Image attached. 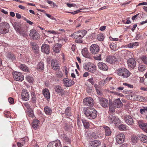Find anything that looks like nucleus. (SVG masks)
Returning a JSON list of instances; mask_svg holds the SVG:
<instances>
[{
	"mask_svg": "<svg viewBox=\"0 0 147 147\" xmlns=\"http://www.w3.org/2000/svg\"><path fill=\"white\" fill-rule=\"evenodd\" d=\"M99 103L101 106L103 108L107 107L109 106V102L107 99L102 98H99Z\"/></svg>",
	"mask_w": 147,
	"mask_h": 147,
	"instance_id": "9d476101",
	"label": "nucleus"
},
{
	"mask_svg": "<svg viewBox=\"0 0 147 147\" xmlns=\"http://www.w3.org/2000/svg\"><path fill=\"white\" fill-rule=\"evenodd\" d=\"M24 105L26 107L28 110H31L32 109L30 104L28 102L24 103Z\"/></svg>",
	"mask_w": 147,
	"mask_h": 147,
	"instance_id": "6e6d98bb",
	"label": "nucleus"
},
{
	"mask_svg": "<svg viewBox=\"0 0 147 147\" xmlns=\"http://www.w3.org/2000/svg\"><path fill=\"white\" fill-rule=\"evenodd\" d=\"M93 147H97L101 144V142L99 140H96L91 142Z\"/></svg>",
	"mask_w": 147,
	"mask_h": 147,
	"instance_id": "473e14b6",
	"label": "nucleus"
},
{
	"mask_svg": "<svg viewBox=\"0 0 147 147\" xmlns=\"http://www.w3.org/2000/svg\"><path fill=\"white\" fill-rule=\"evenodd\" d=\"M97 38L99 41H102L104 39V35L102 34H100L97 35Z\"/></svg>",
	"mask_w": 147,
	"mask_h": 147,
	"instance_id": "c03bdc74",
	"label": "nucleus"
},
{
	"mask_svg": "<svg viewBox=\"0 0 147 147\" xmlns=\"http://www.w3.org/2000/svg\"><path fill=\"white\" fill-rule=\"evenodd\" d=\"M88 81L92 85L94 84V80L93 78L92 77L91 78L88 79Z\"/></svg>",
	"mask_w": 147,
	"mask_h": 147,
	"instance_id": "052dcab7",
	"label": "nucleus"
},
{
	"mask_svg": "<svg viewBox=\"0 0 147 147\" xmlns=\"http://www.w3.org/2000/svg\"><path fill=\"white\" fill-rule=\"evenodd\" d=\"M23 19L24 20L26 21L27 23L29 24H30V25H32L33 24V23L31 21L29 20H28L26 19L25 18L23 17Z\"/></svg>",
	"mask_w": 147,
	"mask_h": 147,
	"instance_id": "e2e57ef3",
	"label": "nucleus"
},
{
	"mask_svg": "<svg viewBox=\"0 0 147 147\" xmlns=\"http://www.w3.org/2000/svg\"><path fill=\"white\" fill-rule=\"evenodd\" d=\"M109 46L111 50H114L116 48V45L114 43H112L110 44Z\"/></svg>",
	"mask_w": 147,
	"mask_h": 147,
	"instance_id": "4d7b16f0",
	"label": "nucleus"
},
{
	"mask_svg": "<svg viewBox=\"0 0 147 147\" xmlns=\"http://www.w3.org/2000/svg\"><path fill=\"white\" fill-rule=\"evenodd\" d=\"M127 63L128 67L132 69L134 68L136 65V62L133 58L128 59Z\"/></svg>",
	"mask_w": 147,
	"mask_h": 147,
	"instance_id": "dca6fc26",
	"label": "nucleus"
},
{
	"mask_svg": "<svg viewBox=\"0 0 147 147\" xmlns=\"http://www.w3.org/2000/svg\"><path fill=\"white\" fill-rule=\"evenodd\" d=\"M39 120L36 119L34 120L32 123V126L34 129H36L39 126Z\"/></svg>",
	"mask_w": 147,
	"mask_h": 147,
	"instance_id": "7c9ffc66",
	"label": "nucleus"
},
{
	"mask_svg": "<svg viewBox=\"0 0 147 147\" xmlns=\"http://www.w3.org/2000/svg\"><path fill=\"white\" fill-rule=\"evenodd\" d=\"M62 45L60 44H56L53 48V51L56 53H58L61 50Z\"/></svg>",
	"mask_w": 147,
	"mask_h": 147,
	"instance_id": "5701e85b",
	"label": "nucleus"
},
{
	"mask_svg": "<svg viewBox=\"0 0 147 147\" xmlns=\"http://www.w3.org/2000/svg\"><path fill=\"white\" fill-rule=\"evenodd\" d=\"M139 43L138 42H135L132 43H130L127 45L128 47L129 48H133L135 47L138 46Z\"/></svg>",
	"mask_w": 147,
	"mask_h": 147,
	"instance_id": "a19ab883",
	"label": "nucleus"
},
{
	"mask_svg": "<svg viewBox=\"0 0 147 147\" xmlns=\"http://www.w3.org/2000/svg\"><path fill=\"white\" fill-rule=\"evenodd\" d=\"M22 99L26 101L29 100L30 97L29 94L26 90L24 89L22 90Z\"/></svg>",
	"mask_w": 147,
	"mask_h": 147,
	"instance_id": "a211bd4d",
	"label": "nucleus"
},
{
	"mask_svg": "<svg viewBox=\"0 0 147 147\" xmlns=\"http://www.w3.org/2000/svg\"><path fill=\"white\" fill-rule=\"evenodd\" d=\"M31 101L32 103H36V97L35 94L33 92H31Z\"/></svg>",
	"mask_w": 147,
	"mask_h": 147,
	"instance_id": "e433bc0d",
	"label": "nucleus"
},
{
	"mask_svg": "<svg viewBox=\"0 0 147 147\" xmlns=\"http://www.w3.org/2000/svg\"><path fill=\"white\" fill-rule=\"evenodd\" d=\"M141 58L143 63L146 64H147V57L144 56L142 57Z\"/></svg>",
	"mask_w": 147,
	"mask_h": 147,
	"instance_id": "5fc2aeb1",
	"label": "nucleus"
},
{
	"mask_svg": "<svg viewBox=\"0 0 147 147\" xmlns=\"http://www.w3.org/2000/svg\"><path fill=\"white\" fill-rule=\"evenodd\" d=\"M9 28L8 23L3 22L0 23V33L2 34H6L8 32Z\"/></svg>",
	"mask_w": 147,
	"mask_h": 147,
	"instance_id": "39448f33",
	"label": "nucleus"
},
{
	"mask_svg": "<svg viewBox=\"0 0 147 147\" xmlns=\"http://www.w3.org/2000/svg\"><path fill=\"white\" fill-rule=\"evenodd\" d=\"M63 116L66 115L68 116H71V109L69 107H67L64 113L63 114Z\"/></svg>",
	"mask_w": 147,
	"mask_h": 147,
	"instance_id": "4c0bfd02",
	"label": "nucleus"
},
{
	"mask_svg": "<svg viewBox=\"0 0 147 147\" xmlns=\"http://www.w3.org/2000/svg\"><path fill=\"white\" fill-rule=\"evenodd\" d=\"M113 105L115 108H119L121 107L123 105V104L121 102L120 99L119 98H118L115 99V100L113 103Z\"/></svg>",
	"mask_w": 147,
	"mask_h": 147,
	"instance_id": "4be33fe9",
	"label": "nucleus"
},
{
	"mask_svg": "<svg viewBox=\"0 0 147 147\" xmlns=\"http://www.w3.org/2000/svg\"><path fill=\"white\" fill-rule=\"evenodd\" d=\"M82 121L83 123L84 126L86 128H88L89 127V124L88 121L86 120H82Z\"/></svg>",
	"mask_w": 147,
	"mask_h": 147,
	"instance_id": "37998d69",
	"label": "nucleus"
},
{
	"mask_svg": "<svg viewBox=\"0 0 147 147\" xmlns=\"http://www.w3.org/2000/svg\"><path fill=\"white\" fill-rule=\"evenodd\" d=\"M27 115L31 117H33L34 116L33 111L32 109L28 111Z\"/></svg>",
	"mask_w": 147,
	"mask_h": 147,
	"instance_id": "864d4df0",
	"label": "nucleus"
},
{
	"mask_svg": "<svg viewBox=\"0 0 147 147\" xmlns=\"http://www.w3.org/2000/svg\"><path fill=\"white\" fill-rule=\"evenodd\" d=\"M67 6L69 7H75L76 5V4L74 3H67Z\"/></svg>",
	"mask_w": 147,
	"mask_h": 147,
	"instance_id": "69168bd1",
	"label": "nucleus"
},
{
	"mask_svg": "<svg viewBox=\"0 0 147 147\" xmlns=\"http://www.w3.org/2000/svg\"><path fill=\"white\" fill-rule=\"evenodd\" d=\"M109 119L110 122L116 125L118 123L119 124L121 121L117 117L113 115H111L109 117Z\"/></svg>",
	"mask_w": 147,
	"mask_h": 147,
	"instance_id": "4468645a",
	"label": "nucleus"
},
{
	"mask_svg": "<svg viewBox=\"0 0 147 147\" xmlns=\"http://www.w3.org/2000/svg\"><path fill=\"white\" fill-rule=\"evenodd\" d=\"M140 113L143 114L146 116V119H147V107H144L140 110Z\"/></svg>",
	"mask_w": 147,
	"mask_h": 147,
	"instance_id": "c85d7f7f",
	"label": "nucleus"
},
{
	"mask_svg": "<svg viewBox=\"0 0 147 147\" xmlns=\"http://www.w3.org/2000/svg\"><path fill=\"white\" fill-rule=\"evenodd\" d=\"M90 49L92 54H95L98 52L100 50V48L98 45L93 44L90 46Z\"/></svg>",
	"mask_w": 147,
	"mask_h": 147,
	"instance_id": "ddd939ff",
	"label": "nucleus"
},
{
	"mask_svg": "<svg viewBox=\"0 0 147 147\" xmlns=\"http://www.w3.org/2000/svg\"><path fill=\"white\" fill-rule=\"evenodd\" d=\"M30 36L33 39L36 40L39 37V34L34 29H32L30 30Z\"/></svg>",
	"mask_w": 147,
	"mask_h": 147,
	"instance_id": "6e6552de",
	"label": "nucleus"
},
{
	"mask_svg": "<svg viewBox=\"0 0 147 147\" xmlns=\"http://www.w3.org/2000/svg\"><path fill=\"white\" fill-rule=\"evenodd\" d=\"M30 44L34 51L35 53L38 52L39 47L36 43L34 42H30Z\"/></svg>",
	"mask_w": 147,
	"mask_h": 147,
	"instance_id": "a878e982",
	"label": "nucleus"
},
{
	"mask_svg": "<svg viewBox=\"0 0 147 147\" xmlns=\"http://www.w3.org/2000/svg\"><path fill=\"white\" fill-rule=\"evenodd\" d=\"M116 108L114 107L112 103H110L109 109L110 112L112 113L114 112L115 111V109Z\"/></svg>",
	"mask_w": 147,
	"mask_h": 147,
	"instance_id": "ea45409f",
	"label": "nucleus"
},
{
	"mask_svg": "<svg viewBox=\"0 0 147 147\" xmlns=\"http://www.w3.org/2000/svg\"><path fill=\"white\" fill-rule=\"evenodd\" d=\"M107 62L111 64L117 62L121 60L120 58H117L115 56H109L106 59Z\"/></svg>",
	"mask_w": 147,
	"mask_h": 147,
	"instance_id": "0eeeda50",
	"label": "nucleus"
},
{
	"mask_svg": "<svg viewBox=\"0 0 147 147\" xmlns=\"http://www.w3.org/2000/svg\"><path fill=\"white\" fill-rule=\"evenodd\" d=\"M83 102L86 105L93 106L94 105V100L90 97H88L84 98L83 100Z\"/></svg>",
	"mask_w": 147,
	"mask_h": 147,
	"instance_id": "1a4fd4ad",
	"label": "nucleus"
},
{
	"mask_svg": "<svg viewBox=\"0 0 147 147\" xmlns=\"http://www.w3.org/2000/svg\"><path fill=\"white\" fill-rule=\"evenodd\" d=\"M87 32L85 30H83L82 31V32L80 31H78L71 35V36L76 39L75 40L76 42L78 43H82L83 42L82 38Z\"/></svg>",
	"mask_w": 147,
	"mask_h": 147,
	"instance_id": "f03ea898",
	"label": "nucleus"
},
{
	"mask_svg": "<svg viewBox=\"0 0 147 147\" xmlns=\"http://www.w3.org/2000/svg\"><path fill=\"white\" fill-rule=\"evenodd\" d=\"M139 137L143 143H147V136L141 134Z\"/></svg>",
	"mask_w": 147,
	"mask_h": 147,
	"instance_id": "f704fd0d",
	"label": "nucleus"
},
{
	"mask_svg": "<svg viewBox=\"0 0 147 147\" xmlns=\"http://www.w3.org/2000/svg\"><path fill=\"white\" fill-rule=\"evenodd\" d=\"M125 138V135L122 133L117 135L116 136V141L118 144H121L124 141Z\"/></svg>",
	"mask_w": 147,
	"mask_h": 147,
	"instance_id": "2eb2a0df",
	"label": "nucleus"
},
{
	"mask_svg": "<svg viewBox=\"0 0 147 147\" xmlns=\"http://www.w3.org/2000/svg\"><path fill=\"white\" fill-rule=\"evenodd\" d=\"M138 125L140 128L145 132L147 133V123H144L142 121H139L138 122Z\"/></svg>",
	"mask_w": 147,
	"mask_h": 147,
	"instance_id": "412c9836",
	"label": "nucleus"
},
{
	"mask_svg": "<svg viewBox=\"0 0 147 147\" xmlns=\"http://www.w3.org/2000/svg\"><path fill=\"white\" fill-rule=\"evenodd\" d=\"M51 65L53 69L57 71H59L60 69L58 61L56 59L52 60Z\"/></svg>",
	"mask_w": 147,
	"mask_h": 147,
	"instance_id": "9b49d317",
	"label": "nucleus"
},
{
	"mask_svg": "<svg viewBox=\"0 0 147 147\" xmlns=\"http://www.w3.org/2000/svg\"><path fill=\"white\" fill-rule=\"evenodd\" d=\"M37 68L40 70H43L44 69V64L43 63L40 62L37 65Z\"/></svg>",
	"mask_w": 147,
	"mask_h": 147,
	"instance_id": "79ce46f5",
	"label": "nucleus"
},
{
	"mask_svg": "<svg viewBox=\"0 0 147 147\" xmlns=\"http://www.w3.org/2000/svg\"><path fill=\"white\" fill-rule=\"evenodd\" d=\"M43 94L44 96L47 100H49L50 98V93L49 90L46 88H45L43 90Z\"/></svg>",
	"mask_w": 147,
	"mask_h": 147,
	"instance_id": "393cba45",
	"label": "nucleus"
},
{
	"mask_svg": "<svg viewBox=\"0 0 147 147\" xmlns=\"http://www.w3.org/2000/svg\"><path fill=\"white\" fill-rule=\"evenodd\" d=\"M123 85L127 86L128 88H133V86L126 83H124L123 84Z\"/></svg>",
	"mask_w": 147,
	"mask_h": 147,
	"instance_id": "bf43d9fd",
	"label": "nucleus"
},
{
	"mask_svg": "<svg viewBox=\"0 0 147 147\" xmlns=\"http://www.w3.org/2000/svg\"><path fill=\"white\" fill-rule=\"evenodd\" d=\"M125 122L129 125H132L134 124V121L131 117L129 115H126L125 117Z\"/></svg>",
	"mask_w": 147,
	"mask_h": 147,
	"instance_id": "6ab92c4d",
	"label": "nucleus"
},
{
	"mask_svg": "<svg viewBox=\"0 0 147 147\" xmlns=\"http://www.w3.org/2000/svg\"><path fill=\"white\" fill-rule=\"evenodd\" d=\"M6 56L8 58L12 61H13L16 59V56L11 53L8 52L6 54Z\"/></svg>",
	"mask_w": 147,
	"mask_h": 147,
	"instance_id": "72a5a7b5",
	"label": "nucleus"
},
{
	"mask_svg": "<svg viewBox=\"0 0 147 147\" xmlns=\"http://www.w3.org/2000/svg\"><path fill=\"white\" fill-rule=\"evenodd\" d=\"M111 78H107L104 81V83H103L104 84H105L107 82L109 81L111 79Z\"/></svg>",
	"mask_w": 147,
	"mask_h": 147,
	"instance_id": "774afa93",
	"label": "nucleus"
},
{
	"mask_svg": "<svg viewBox=\"0 0 147 147\" xmlns=\"http://www.w3.org/2000/svg\"><path fill=\"white\" fill-rule=\"evenodd\" d=\"M83 67L84 69L88 71L91 73H93L96 71V65L90 62L85 63Z\"/></svg>",
	"mask_w": 147,
	"mask_h": 147,
	"instance_id": "20e7f679",
	"label": "nucleus"
},
{
	"mask_svg": "<svg viewBox=\"0 0 147 147\" xmlns=\"http://www.w3.org/2000/svg\"><path fill=\"white\" fill-rule=\"evenodd\" d=\"M47 147H62L61 142L57 140L54 141L50 142L48 145Z\"/></svg>",
	"mask_w": 147,
	"mask_h": 147,
	"instance_id": "f8f14e48",
	"label": "nucleus"
},
{
	"mask_svg": "<svg viewBox=\"0 0 147 147\" xmlns=\"http://www.w3.org/2000/svg\"><path fill=\"white\" fill-rule=\"evenodd\" d=\"M82 53L84 57L89 59L91 58V56L88 52H82Z\"/></svg>",
	"mask_w": 147,
	"mask_h": 147,
	"instance_id": "8fccbe9b",
	"label": "nucleus"
},
{
	"mask_svg": "<svg viewBox=\"0 0 147 147\" xmlns=\"http://www.w3.org/2000/svg\"><path fill=\"white\" fill-rule=\"evenodd\" d=\"M84 112L87 118L90 119H95L97 115L96 111L93 108H84Z\"/></svg>",
	"mask_w": 147,
	"mask_h": 147,
	"instance_id": "f257e3e1",
	"label": "nucleus"
},
{
	"mask_svg": "<svg viewBox=\"0 0 147 147\" xmlns=\"http://www.w3.org/2000/svg\"><path fill=\"white\" fill-rule=\"evenodd\" d=\"M20 67L21 70L24 71L28 72L29 71L28 68L24 64H21Z\"/></svg>",
	"mask_w": 147,
	"mask_h": 147,
	"instance_id": "58836bf2",
	"label": "nucleus"
},
{
	"mask_svg": "<svg viewBox=\"0 0 147 147\" xmlns=\"http://www.w3.org/2000/svg\"><path fill=\"white\" fill-rule=\"evenodd\" d=\"M101 56V54H99L98 56H95L94 57V58L96 60H100L101 59L100 57Z\"/></svg>",
	"mask_w": 147,
	"mask_h": 147,
	"instance_id": "338daca9",
	"label": "nucleus"
},
{
	"mask_svg": "<svg viewBox=\"0 0 147 147\" xmlns=\"http://www.w3.org/2000/svg\"><path fill=\"white\" fill-rule=\"evenodd\" d=\"M28 32L27 30H24V28H22L18 33L24 37H26L28 36Z\"/></svg>",
	"mask_w": 147,
	"mask_h": 147,
	"instance_id": "c9c22d12",
	"label": "nucleus"
},
{
	"mask_svg": "<svg viewBox=\"0 0 147 147\" xmlns=\"http://www.w3.org/2000/svg\"><path fill=\"white\" fill-rule=\"evenodd\" d=\"M21 24L19 22H15L13 24V27L17 32H19L23 28L21 27Z\"/></svg>",
	"mask_w": 147,
	"mask_h": 147,
	"instance_id": "b1692460",
	"label": "nucleus"
},
{
	"mask_svg": "<svg viewBox=\"0 0 147 147\" xmlns=\"http://www.w3.org/2000/svg\"><path fill=\"white\" fill-rule=\"evenodd\" d=\"M14 79L17 81H22L24 79V76L20 72L14 71L13 73Z\"/></svg>",
	"mask_w": 147,
	"mask_h": 147,
	"instance_id": "423d86ee",
	"label": "nucleus"
},
{
	"mask_svg": "<svg viewBox=\"0 0 147 147\" xmlns=\"http://www.w3.org/2000/svg\"><path fill=\"white\" fill-rule=\"evenodd\" d=\"M118 128L120 130H127L126 125L123 124L119 125V126Z\"/></svg>",
	"mask_w": 147,
	"mask_h": 147,
	"instance_id": "a18cd8bd",
	"label": "nucleus"
},
{
	"mask_svg": "<svg viewBox=\"0 0 147 147\" xmlns=\"http://www.w3.org/2000/svg\"><path fill=\"white\" fill-rule=\"evenodd\" d=\"M117 71L118 75L123 78H127L131 74L129 70L124 67L119 69Z\"/></svg>",
	"mask_w": 147,
	"mask_h": 147,
	"instance_id": "7ed1b4c3",
	"label": "nucleus"
},
{
	"mask_svg": "<svg viewBox=\"0 0 147 147\" xmlns=\"http://www.w3.org/2000/svg\"><path fill=\"white\" fill-rule=\"evenodd\" d=\"M41 51L47 54H49L50 53L49 46L46 44H43L41 47Z\"/></svg>",
	"mask_w": 147,
	"mask_h": 147,
	"instance_id": "f3484780",
	"label": "nucleus"
},
{
	"mask_svg": "<svg viewBox=\"0 0 147 147\" xmlns=\"http://www.w3.org/2000/svg\"><path fill=\"white\" fill-rule=\"evenodd\" d=\"M98 68L101 70H106L108 69L107 66L104 63L99 62L98 64Z\"/></svg>",
	"mask_w": 147,
	"mask_h": 147,
	"instance_id": "cd10ccee",
	"label": "nucleus"
},
{
	"mask_svg": "<svg viewBox=\"0 0 147 147\" xmlns=\"http://www.w3.org/2000/svg\"><path fill=\"white\" fill-rule=\"evenodd\" d=\"M26 79L28 82L31 83H32L34 80V79L32 76L28 75L26 76Z\"/></svg>",
	"mask_w": 147,
	"mask_h": 147,
	"instance_id": "49530a36",
	"label": "nucleus"
},
{
	"mask_svg": "<svg viewBox=\"0 0 147 147\" xmlns=\"http://www.w3.org/2000/svg\"><path fill=\"white\" fill-rule=\"evenodd\" d=\"M146 69V66L145 65H140L138 67V70L140 71H144Z\"/></svg>",
	"mask_w": 147,
	"mask_h": 147,
	"instance_id": "de8ad7c7",
	"label": "nucleus"
},
{
	"mask_svg": "<svg viewBox=\"0 0 147 147\" xmlns=\"http://www.w3.org/2000/svg\"><path fill=\"white\" fill-rule=\"evenodd\" d=\"M8 100L9 102L11 104H13L14 103V101L13 98L9 97Z\"/></svg>",
	"mask_w": 147,
	"mask_h": 147,
	"instance_id": "0e129e2a",
	"label": "nucleus"
},
{
	"mask_svg": "<svg viewBox=\"0 0 147 147\" xmlns=\"http://www.w3.org/2000/svg\"><path fill=\"white\" fill-rule=\"evenodd\" d=\"M103 128L105 129L106 136H109L111 133V131L109 127L105 126H104Z\"/></svg>",
	"mask_w": 147,
	"mask_h": 147,
	"instance_id": "2f4dec72",
	"label": "nucleus"
},
{
	"mask_svg": "<svg viewBox=\"0 0 147 147\" xmlns=\"http://www.w3.org/2000/svg\"><path fill=\"white\" fill-rule=\"evenodd\" d=\"M44 110L45 113L47 115H50L52 113V109L48 106L45 107Z\"/></svg>",
	"mask_w": 147,
	"mask_h": 147,
	"instance_id": "c756f323",
	"label": "nucleus"
},
{
	"mask_svg": "<svg viewBox=\"0 0 147 147\" xmlns=\"http://www.w3.org/2000/svg\"><path fill=\"white\" fill-rule=\"evenodd\" d=\"M56 74V76L57 77L61 78L63 76L62 73L61 71H59L58 72H57Z\"/></svg>",
	"mask_w": 147,
	"mask_h": 147,
	"instance_id": "13d9d810",
	"label": "nucleus"
},
{
	"mask_svg": "<svg viewBox=\"0 0 147 147\" xmlns=\"http://www.w3.org/2000/svg\"><path fill=\"white\" fill-rule=\"evenodd\" d=\"M138 137L133 136H131V140L133 143H136L138 140Z\"/></svg>",
	"mask_w": 147,
	"mask_h": 147,
	"instance_id": "3c124183",
	"label": "nucleus"
},
{
	"mask_svg": "<svg viewBox=\"0 0 147 147\" xmlns=\"http://www.w3.org/2000/svg\"><path fill=\"white\" fill-rule=\"evenodd\" d=\"M138 16H139V18L140 17V13H138L136 15L134 16H133L131 18L132 20H133V21H134V20H135V19Z\"/></svg>",
	"mask_w": 147,
	"mask_h": 147,
	"instance_id": "680f3d73",
	"label": "nucleus"
},
{
	"mask_svg": "<svg viewBox=\"0 0 147 147\" xmlns=\"http://www.w3.org/2000/svg\"><path fill=\"white\" fill-rule=\"evenodd\" d=\"M136 99L137 100L140 102H142L145 100L144 97L140 96H137Z\"/></svg>",
	"mask_w": 147,
	"mask_h": 147,
	"instance_id": "603ef678",
	"label": "nucleus"
},
{
	"mask_svg": "<svg viewBox=\"0 0 147 147\" xmlns=\"http://www.w3.org/2000/svg\"><path fill=\"white\" fill-rule=\"evenodd\" d=\"M55 91L58 93H60L61 96L64 95L65 94V91L62 89L61 87L59 86H57L55 88Z\"/></svg>",
	"mask_w": 147,
	"mask_h": 147,
	"instance_id": "bb28decb",
	"label": "nucleus"
},
{
	"mask_svg": "<svg viewBox=\"0 0 147 147\" xmlns=\"http://www.w3.org/2000/svg\"><path fill=\"white\" fill-rule=\"evenodd\" d=\"M65 86L66 87H69L74 84V82L70 79L65 78L63 80Z\"/></svg>",
	"mask_w": 147,
	"mask_h": 147,
	"instance_id": "aec40b11",
	"label": "nucleus"
},
{
	"mask_svg": "<svg viewBox=\"0 0 147 147\" xmlns=\"http://www.w3.org/2000/svg\"><path fill=\"white\" fill-rule=\"evenodd\" d=\"M86 92L88 93H91L92 91V88L93 86H92L88 85L87 86Z\"/></svg>",
	"mask_w": 147,
	"mask_h": 147,
	"instance_id": "09e8293b",
	"label": "nucleus"
}]
</instances>
